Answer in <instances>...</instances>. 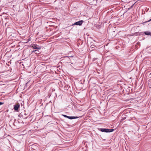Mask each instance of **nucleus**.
I'll use <instances>...</instances> for the list:
<instances>
[{"label":"nucleus","mask_w":151,"mask_h":151,"mask_svg":"<svg viewBox=\"0 0 151 151\" xmlns=\"http://www.w3.org/2000/svg\"><path fill=\"white\" fill-rule=\"evenodd\" d=\"M114 130L113 129H109L104 128L101 129V131L102 132H113Z\"/></svg>","instance_id":"1"},{"label":"nucleus","mask_w":151,"mask_h":151,"mask_svg":"<svg viewBox=\"0 0 151 151\" xmlns=\"http://www.w3.org/2000/svg\"><path fill=\"white\" fill-rule=\"evenodd\" d=\"M32 47L33 49L37 50H39L41 48V47L40 46L36 44H33L32 46Z\"/></svg>","instance_id":"2"},{"label":"nucleus","mask_w":151,"mask_h":151,"mask_svg":"<svg viewBox=\"0 0 151 151\" xmlns=\"http://www.w3.org/2000/svg\"><path fill=\"white\" fill-rule=\"evenodd\" d=\"M20 105L19 104H16L14 105V109L16 111H17Z\"/></svg>","instance_id":"3"},{"label":"nucleus","mask_w":151,"mask_h":151,"mask_svg":"<svg viewBox=\"0 0 151 151\" xmlns=\"http://www.w3.org/2000/svg\"><path fill=\"white\" fill-rule=\"evenodd\" d=\"M83 21V20L79 21L74 23L73 25H81L82 24Z\"/></svg>","instance_id":"4"},{"label":"nucleus","mask_w":151,"mask_h":151,"mask_svg":"<svg viewBox=\"0 0 151 151\" xmlns=\"http://www.w3.org/2000/svg\"><path fill=\"white\" fill-rule=\"evenodd\" d=\"M22 117L24 119H27L28 116H27V114L26 113H25L23 114H22Z\"/></svg>","instance_id":"5"},{"label":"nucleus","mask_w":151,"mask_h":151,"mask_svg":"<svg viewBox=\"0 0 151 151\" xmlns=\"http://www.w3.org/2000/svg\"><path fill=\"white\" fill-rule=\"evenodd\" d=\"M78 117L77 116H68V119H75L78 118Z\"/></svg>","instance_id":"6"},{"label":"nucleus","mask_w":151,"mask_h":151,"mask_svg":"<svg viewBox=\"0 0 151 151\" xmlns=\"http://www.w3.org/2000/svg\"><path fill=\"white\" fill-rule=\"evenodd\" d=\"M145 34L146 35H151V33L148 31H146L144 32Z\"/></svg>","instance_id":"7"},{"label":"nucleus","mask_w":151,"mask_h":151,"mask_svg":"<svg viewBox=\"0 0 151 151\" xmlns=\"http://www.w3.org/2000/svg\"><path fill=\"white\" fill-rule=\"evenodd\" d=\"M39 52V51L38 50H33V51H32V52Z\"/></svg>","instance_id":"8"},{"label":"nucleus","mask_w":151,"mask_h":151,"mask_svg":"<svg viewBox=\"0 0 151 151\" xmlns=\"http://www.w3.org/2000/svg\"><path fill=\"white\" fill-rule=\"evenodd\" d=\"M63 116L64 117L68 118V116H67L66 115H63Z\"/></svg>","instance_id":"9"},{"label":"nucleus","mask_w":151,"mask_h":151,"mask_svg":"<svg viewBox=\"0 0 151 151\" xmlns=\"http://www.w3.org/2000/svg\"><path fill=\"white\" fill-rule=\"evenodd\" d=\"M4 103L1 102H0V105H1L3 104Z\"/></svg>","instance_id":"10"},{"label":"nucleus","mask_w":151,"mask_h":151,"mask_svg":"<svg viewBox=\"0 0 151 151\" xmlns=\"http://www.w3.org/2000/svg\"><path fill=\"white\" fill-rule=\"evenodd\" d=\"M35 52L36 54H38V53H39V52Z\"/></svg>","instance_id":"11"},{"label":"nucleus","mask_w":151,"mask_h":151,"mask_svg":"<svg viewBox=\"0 0 151 151\" xmlns=\"http://www.w3.org/2000/svg\"><path fill=\"white\" fill-rule=\"evenodd\" d=\"M125 119V118H124L122 119V120H124Z\"/></svg>","instance_id":"12"},{"label":"nucleus","mask_w":151,"mask_h":151,"mask_svg":"<svg viewBox=\"0 0 151 151\" xmlns=\"http://www.w3.org/2000/svg\"><path fill=\"white\" fill-rule=\"evenodd\" d=\"M151 21V19H150L148 21L149 22V21Z\"/></svg>","instance_id":"13"},{"label":"nucleus","mask_w":151,"mask_h":151,"mask_svg":"<svg viewBox=\"0 0 151 151\" xmlns=\"http://www.w3.org/2000/svg\"><path fill=\"white\" fill-rule=\"evenodd\" d=\"M96 58H94L93 59V60H95Z\"/></svg>","instance_id":"14"},{"label":"nucleus","mask_w":151,"mask_h":151,"mask_svg":"<svg viewBox=\"0 0 151 151\" xmlns=\"http://www.w3.org/2000/svg\"><path fill=\"white\" fill-rule=\"evenodd\" d=\"M133 5H132V6H131V7H132L133 6Z\"/></svg>","instance_id":"15"},{"label":"nucleus","mask_w":151,"mask_h":151,"mask_svg":"<svg viewBox=\"0 0 151 151\" xmlns=\"http://www.w3.org/2000/svg\"><path fill=\"white\" fill-rule=\"evenodd\" d=\"M19 116H21V115H19Z\"/></svg>","instance_id":"16"}]
</instances>
